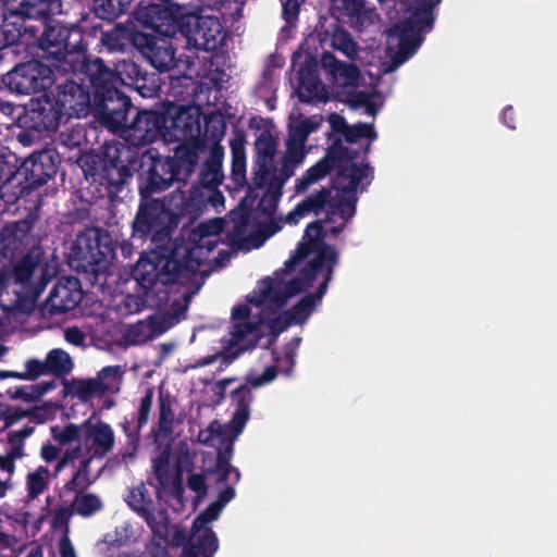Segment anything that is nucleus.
Wrapping results in <instances>:
<instances>
[{
	"instance_id": "nucleus-1",
	"label": "nucleus",
	"mask_w": 557,
	"mask_h": 557,
	"mask_svg": "<svg viewBox=\"0 0 557 557\" xmlns=\"http://www.w3.org/2000/svg\"><path fill=\"white\" fill-rule=\"evenodd\" d=\"M206 209V200L198 187L186 194L181 187L162 199L141 198L132 224L133 236L145 239L150 235H169L180 223H194Z\"/></svg>"
},
{
	"instance_id": "nucleus-2",
	"label": "nucleus",
	"mask_w": 557,
	"mask_h": 557,
	"mask_svg": "<svg viewBox=\"0 0 557 557\" xmlns=\"http://www.w3.org/2000/svg\"><path fill=\"white\" fill-rule=\"evenodd\" d=\"M72 67L69 74L83 75V81L88 82L94 111L101 124L108 129L123 126L133 103L119 87L115 67L100 57L87 55V52H83Z\"/></svg>"
},
{
	"instance_id": "nucleus-3",
	"label": "nucleus",
	"mask_w": 557,
	"mask_h": 557,
	"mask_svg": "<svg viewBox=\"0 0 557 557\" xmlns=\"http://www.w3.org/2000/svg\"><path fill=\"white\" fill-rule=\"evenodd\" d=\"M199 162L193 145H178L173 156H162L156 149L137 153L136 173L139 197L160 194L174 183L186 185Z\"/></svg>"
},
{
	"instance_id": "nucleus-4",
	"label": "nucleus",
	"mask_w": 557,
	"mask_h": 557,
	"mask_svg": "<svg viewBox=\"0 0 557 557\" xmlns=\"http://www.w3.org/2000/svg\"><path fill=\"white\" fill-rule=\"evenodd\" d=\"M44 29L37 38V46L54 70L69 74L74 62L87 52L83 28L78 24L63 25L59 22L42 23Z\"/></svg>"
},
{
	"instance_id": "nucleus-5",
	"label": "nucleus",
	"mask_w": 557,
	"mask_h": 557,
	"mask_svg": "<svg viewBox=\"0 0 557 557\" xmlns=\"http://www.w3.org/2000/svg\"><path fill=\"white\" fill-rule=\"evenodd\" d=\"M132 275L146 296L158 283L168 288L178 285L185 288L184 298L193 296L187 294L189 282L183 273L182 263L174 256L170 243L152 251L149 257H140L132 271Z\"/></svg>"
},
{
	"instance_id": "nucleus-6",
	"label": "nucleus",
	"mask_w": 557,
	"mask_h": 557,
	"mask_svg": "<svg viewBox=\"0 0 557 557\" xmlns=\"http://www.w3.org/2000/svg\"><path fill=\"white\" fill-rule=\"evenodd\" d=\"M114 256L115 246L110 233L91 226L76 235L70 249L69 262L75 271L97 277L107 271Z\"/></svg>"
},
{
	"instance_id": "nucleus-7",
	"label": "nucleus",
	"mask_w": 557,
	"mask_h": 557,
	"mask_svg": "<svg viewBox=\"0 0 557 557\" xmlns=\"http://www.w3.org/2000/svg\"><path fill=\"white\" fill-rule=\"evenodd\" d=\"M442 0H413L410 15L394 25L392 32L398 37V48L392 61L399 66L410 59L430 33L435 23V9Z\"/></svg>"
},
{
	"instance_id": "nucleus-8",
	"label": "nucleus",
	"mask_w": 557,
	"mask_h": 557,
	"mask_svg": "<svg viewBox=\"0 0 557 557\" xmlns=\"http://www.w3.org/2000/svg\"><path fill=\"white\" fill-rule=\"evenodd\" d=\"M136 159L137 152L123 143H106L102 146L98 177L111 201L121 199L120 195L136 172Z\"/></svg>"
},
{
	"instance_id": "nucleus-9",
	"label": "nucleus",
	"mask_w": 557,
	"mask_h": 557,
	"mask_svg": "<svg viewBox=\"0 0 557 557\" xmlns=\"http://www.w3.org/2000/svg\"><path fill=\"white\" fill-rule=\"evenodd\" d=\"M188 18H185L182 30L187 44L197 50L213 52L212 65L219 63V59L228 58L227 53H219L226 41L227 33L216 16L202 15L200 9L189 7Z\"/></svg>"
},
{
	"instance_id": "nucleus-10",
	"label": "nucleus",
	"mask_w": 557,
	"mask_h": 557,
	"mask_svg": "<svg viewBox=\"0 0 557 557\" xmlns=\"http://www.w3.org/2000/svg\"><path fill=\"white\" fill-rule=\"evenodd\" d=\"M189 5L173 3L172 0L160 2L140 1L134 10V18L146 28L164 37H174L182 30Z\"/></svg>"
},
{
	"instance_id": "nucleus-11",
	"label": "nucleus",
	"mask_w": 557,
	"mask_h": 557,
	"mask_svg": "<svg viewBox=\"0 0 557 557\" xmlns=\"http://www.w3.org/2000/svg\"><path fill=\"white\" fill-rule=\"evenodd\" d=\"M173 253L182 263L183 273L189 282L188 295H195L203 284L200 267L219 244L218 237H202L190 234V243L184 240H170Z\"/></svg>"
},
{
	"instance_id": "nucleus-12",
	"label": "nucleus",
	"mask_w": 557,
	"mask_h": 557,
	"mask_svg": "<svg viewBox=\"0 0 557 557\" xmlns=\"http://www.w3.org/2000/svg\"><path fill=\"white\" fill-rule=\"evenodd\" d=\"M59 163V154L52 149L35 151L26 159L20 160L21 184L17 191H13L10 198L18 200L47 184L57 174Z\"/></svg>"
},
{
	"instance_id": "nucleus-13",
	"label": "nucleus",
	"mask_w": 557,
	"mask_h": 557,
	"mask_svg": "<svg viewBox=\"0 0 557 557\" xmlns=\"http://www.w3.org/2000/svg\"><path fill=\"white\" fill-rule=\"evenodd\" d=\"M166 114L163 139L168 143L193 145L198 152L200 147V109L195 106H171Z\"/></svg>"
},
{
	"instance_id": "nucleus-14",
	"label": "nucleus",
	"mask_w": 557,
	"mask_h": 557,
	"mask_svg": "<svg viewBox=\"0 0 557 557\" xmlns=\"http://www.w3.org/2000/svg\"><path fill=\"white\" fill-rule=\"evenodd\" d=\"M2 83L18 95L46 91L53 84V70L51 65L32 60L15 65L2 76Z\"/></svg>"
},
{
	"instance_id": "nucleus-15",
	"label": "nucleus",
	"mask_w": 557,
	"mask_h": 557,
	"mask_svg": "<svg viewBox=\"0 0 557 557\" xmlns=\"http://www.w3.org/2000/svg\"><path fill=\"white\" fill-rule=\"evenodd\" d=\"M358 152L343 146L341 138H336L327 148L325 157L334 169H336V180L338 189L342 193L357 191L360 182L368 176L370 165L358 166L355 162Z\"/></svg>"
},
{
	"instance_id": "nucleus-16",
	"label": "nucleus",
	"mask_w": 557,
	"mask_h": 557,
	"mask_svg": "<svg viewBox=\"0 0 557 557\" xmlns=\"http://www.w3.org/2000/svg\"><path fill=\"white\" fill-rule=\"evenodd\" d=\"M131 111H136L133 120L128 123L127 114L124 125L117 129H111L112 132H123L133 146H146L154 143L160 137L163 138L166 125L164 111L138 110L134 106L128 113Z\"/></svg>"
},
{
	"instance_id": "nucleus-17",
	"label": "nucleus",
	"mask_w": 557,
	"mask_h": 557,
	"mask_svg": "<svg viewBox=\"0 0 557 557\" xmlns=\"http://www.w3.org/2000/svg\"><path fill=\"white\" fill-rule=\"evenodd\" d=\"M259 324L268 325L271 334L277 335L286 331L292 324H295V322L286 310L272 318L260 315L258 322L246 321L235 323L228 342L231 347H238V351L235 354V357L240 352L251 350L257 347L261 338Z\"/></svg>"
},
{
	"instance_id": "nucleus-18",
	"label": "nucleus",
	"mask_w": 557,
	"mask_h": 557,
	"mask_svg": "<svg viewBox=\"0 0 557 557\" xmlns=\"http://www.w3.org/2000/svg\"><path fill=\"white\" fill-rule=\"evenodd\" d=\"M307 289L306 283H304L298 276L289 280L281 286V283L275 282L271 277H265L258 283L256 289L247 295V301L257 307L262 308L264 305L273 307L272 312L275 313L282 309L288 298L294 297Z\"/></svg>"
},
{
	"instance_id": "nucleus-19",
	"label": "nucleus",
	"mask_w": 557,
	"mask_h": 557,
	"mask_svg": "<svg viewBox=\"0 0 557 557\" xmlns=\"http://www.w3.org/2000/svg\"><path fill=\"white\" fill-rule=\"evenodd\" d=\"M120 89L132 87L144 98L158 97L161 91V78L157 73H149L132 58H124L114 63Z\"/></svg>"
},
{
	"instance_id": "nucleus-20",
	"label": "nucleus",
	"mask_w": 557,
	"mask_h": 557,
	"mask_svg": "<svg viewBox=\"0 0 557 557\" xmlns=\"http://www.w3.org/2000/svg\"><path fill=\"white\" fill-rule=\"evenodd\" d=\"M277 149L276 138L270 131H262L255 141V159L252 163L251 183L248 185L246 198L255 200L256 190L265 187L267 181L274 170V157Z\"/></svg>"
},
{
	"instance_id": "nucleus-21",
	"label": "nucleus",
	"mask_w": 557,
	"mask_h": 557,
	"mask_svg": "<svg viewBox=\"0 0 557 557\" xmlns=\"http://www.w3.org/2000/svg\"><path fill=\"white\" fill-rule=\"evenodd\" d=\"M49 91L62 109L65 122L71 117H85L94 109L90 91L74 81L66 79Z\"/></svg>"
},
{
	"instance_id": "nucleus-22",
	"label": "nucleus",
	"mask_w": 557,
	"mask_h": 557,
	"mask_svg": "<svg viewBox=\"0 0 557 557\" xmlns=\"http://www.w3.org/2000/svg\"><path fill=\"white\" fill-rule=\"evenodd\" d=\"M172 37L141 33L134 36V48L159 72H168L176 65Z\"/></svg>"
},
{
	"instance_id": "nucleus-23",
	"label": "nucleus",
	"mask_w": 557,
	"mask_h": 557,
	"mask_svg": "<svg viewBox=\"0 0 557 557\" xmlns=\"http://www.w3.org/2000/svg\"><path fill=\"white\" fill-rule=\"evenodd\" d=\"M65 116L49 89L32 99L25 115V123L36 132L57 131Z\"/></svg>"
},
{
	"instance_id": "nucleus-24",
	"label": "nucleus",
	"mask_w": 557,
	"mask_h": 557,
	"mask_svg": "<svg viewBox=\"0 0 557 557\" xmlns=\"http://www.w3.org/2000/svg\"><path fill=\"white\" fill-rule=\"evenodd\" d=\"M153 388L148 387L140 398L136 417L133 420L124 418V420L121 422V428L127 438L125 447L120 453L121 458L124 461L127 458H134L138 451L140 444V432L143 428L148 423L153 404Z\"/></svg>"
},
{
	"instance_id": "nucleus-25",
	"label": "nucleus",
	"mask_w": 557,
	"mask_h": 557,
	"mask_svg": "<svg viewBox=\"0 0 557 557\" xmlns=\"http://www.w3.org/2000/svg\"><path fill=\"white\" fill-rule=\"evenodd\" d=\"M34 221L22 219L5 223L0 233V244L4 257L15 258V253L26 252L29 247L41 246L33 235Z\"/></svg>"
},
{
	"instance_id": "nucleus-26",
	"label": "nucleus",
	"mask_w": 557,
	"mask_h": 557,
	"mask_svg": "<svg viewBox=\"0 0 557 557\" xmlns=\"http://www.w3.org/2000/svg\"><path fill=\"white\" fill-rule=\"evenodd\" d=\"M45 251L41 246H33L26 252L15 253V258H10L12 270L10 277L14 283L23 287L32 285V278L37 269L44 273L46 267L42 265Z\"/></svg>"
},
{
	"instance_id": "nucleus-27",
	"label": "nucleus",
	"mask_w": 557,
	"mask_h": 557,
	"mask_svg": "<svg viewBox=\"0 0 557 557\" xmlns=\"http://www.w3.org/2000/svg\"><path fill=\"white\" fill-rule=\"evenodd\" d=\"M8 8L14 15L45 23L62 13L63 0H10Z\"/></svg>"
},
{
	"instance_id": "nucleus-28",
	"label": "nucleus",
	"mask_w": 557,
	"mask_h": 557,
	"mask_svg": "<svg viewBox=\"0 0 557 557\" xmlns=\"http://www.w3.org/2000/svg\"><path fill=\"white\" fill-rule=\"evenodd\" d=\"M20 158L8 147H0V194L7 202H15L17 198H10L17 191L21 184Z\"/></svg>"
},
{
	"instance_id": "nucleus-29",
	"label": "nucleus",
	"mask_w": 557,
	"mask_h": 557,
	"mask_svg": "<svg viewBox=\"0 0 557 557\" xmlns=\"http://www.w3.org/2000/svg\"><path fill=\"white\" fill-rule=\"evenodd\" d=\"M218 549L219 539L213 530L196 531L190 528L182 557H213Z\"/></svg>"
},
{
	"instance_id": "nucleus-30",
	"label": "nucleus",
	"mask_w": 557,
	"mask_h": 557,
	"mask_svg": "<svg viewBox=\"0 0 557 557\" xmlns=\"http://www.w3.org/2000/svg\"><path fill=\"white\" fill-rule=\"evenodd\" d=\"M332 197V190L326 187H322L320 190L307 196L296 207L289 211L285 218V222L293 225L297 224L299 220L310 213L319 215L330 205Z\"/></svg>"
},
{
	"instance_id": "nucleus-31",
	"label": "nucleus",
	"mask_w": 557,
	"mask_h": 557,
	"mask_svg": "<svg viewBox=\"0 0 557 557\" xmlns=\"http://www.w3.org/2000/svg\"><path fill=\"white\" fill-rule=\"evenodd\" d=\"M338 251L331 245H324L318 255L301 269L298 277L306 283L307 288L311 287L318 274L327 269L335 268L338 263Z\"/></svg>"
},
{
	"instance_id": "nucleus-32",
	"label": "nucleus",
	"mask_w": 557,
	"mask_h": 557,
	"mask_svg": "<svg viewBox=\"0 0 557 557\" xmlns=\"http://www.w3.org/2000/svg\"><path fill=\"white\" fill-rule=\"evenodd\" d=\"M233 450V440H228L225 445L218 450L215 465L210 468L207 473L215 475L218 483H224L225 485L232 484V486L235 487L240 480V472L231 463Z\"/></svg>"
},
{
	"instance_id": "nucleus-33",
	"label": "nucleus",
	"mask_w": 557,
	"mask_h": 557,
	"mask_svg": "<svg viewBox=\"0 0 557 557\" xmlns=\"http://www.w3.org/2000/svg\"><path fill=\"white\" fill-rule=\"evenodd\" d=\"M235 487L232 484L219 492L216 500L212 502L203 511H201L193 521L191 528L196 531L213 530L208 524L218 520L223 508L235 497Z\"/></svg>"
},
{
	"instance_id": "nucleus-34",
	"label": "nucleus",
	"mask_w": 557,
	"mask_h": 557,
	"mask_svg": "<svg viewBox=\"0 0 557 557\" xmlns=\"http://www.w3.org/2000/svg\"><path fill=\"white\" fill-rule=\"evenodd\" d=\"M171 451L165 447L158 456L152 459L153 474L161 488L168 490L173 487L177 495L183 494L184 487L182 484L181 472L173 475L170 467Z\"/></svg>"
},
{
	"instance_id": "nucleus-35",
	"label": "nucleus",
	"mask_w": 557,
	"mask_h": 557,
	"mask_svg": "<svg viewBox=\"0 0 557 557\" xmlns=\"http://www.w3.org/2000/svg\"><path fill=\"white\" fill-rule=\"evenodd\" d=\"M79 301L81 295L78 292L59 284L51 289L45 302V309L52 315L66 313L73 310Z\"/></svg>"
},
{
	"instance_id": "nucleus-36",
	"label": "nucleus",
	"mask_w": 557,
	"mask_h": 557,
	"mask_svg": "<svg viewBox=\"0 0 557 557\" xmlns=\"http://www.w3.org/2000/svg\"><path fill=\"white\" fill-rule=\"evenodd\" d=\"M175 411L173 409V398L169 393L159 392L158 395V423L157 429L151 430L154 441L160 437L166 438L174 432Z\"/></svg>"
},
{
	"instance_id": "nucleus-37",
	"label": "nucleus",
	"mask_w": 557,
	"mask_h": 557,
	"mask_svg": "<svg viewBox=\"0 0 557 557\" xmlns=\"http://www.w3.org/2000/svg\"><path fill=\"white\" fill-rule=\"evenodd\" d=\"M246 136L244 131L236 129L230 141L232 151V178L243 186L246 183Z\"/></svg>"
},
{
	"instance_id": "nucleus-38",
	"label": "nucleus",
	"mask_w": 557,
	"mask_h": 557,
	"mask_svg": "<svg viewBox=\"0 0 557 557\" xmlns=\"http://www.w3.org/2000/svg\"><path fill=\"white\" fill-rule=\"evenodd\" d=\"M141 33L135 26L117 24L111 30L102 33L101 44L109 51H123L127 44L134 47L135 34Z\"/></svg>"
},
{
	"instance_id": "nucleus-39",
	"label": "nucleus",
	"mask_w": 557,
	"mask_h": 557,
	"mask_svg": "<svg viewBox=\"0 0 557 557\" xmlns=\"http://www.w3.org/2000/svg\"><path fill=\"white\" fill-rule=\"evenodd\" d=\"M322 89L321 81L318 73L310 67L300 69L299 71V100L304 103H312L321 100L320 91Z\"/></svg>"
},
{
	"instance_id": "nucleus-40",
	"label": "nucleus",
	"mask_w": 557,
	"mask_h": 557,
	"mask_svg": "<svg viewBox=\"0 0 557 557\" xmlns=\"http://www.w3.org/2000/svg\"><path fill=\"white\" fill-rule=\"evenodd\" d=\"M127 505L137 512L146 522L152 520L153 500L144 483L129 490L126 497Z\"/></svg>"
},
{
	"instance_id": "nucleus-41",
	"label": "nucleus",
	"mask_w": 557,
	"mask_h": 557,
	"mask_svg": "<svg viewBox=\"0 0 557 557\" xmlns=\"http://www.w3.org/2000/svg\"><path fill=\"white\" fill-rule=\"evenodd\" d=\"M87 435L88 437L92 438L95 446L94 456L103 457L112 450L115 443V437L113 430L108 423L103 421L97 422L89 429Z\"/></svg>"
},
{
	"instance_id": "nucleus-42",
	"label": "nucleus",
	"mask_w": 557,
	"mask_h": 557,
	"mask_svg": "<svg viewBox=\"0 0 557 557\" xmlns=\"http://www.w3.org/2000/svg\"><path fill=\"white\" fill-rule=\"evenodd\" d=\"M91 460L92 457L81 460L78 468L63 486L65 492L75 493L76 495L83 493L95 483V479L90 476Z\"/></svg>"
},
{
	"instance_id": "nucleus-43",
	"label": "nucleus",
	"mask_w": 557,
	"mask_h": 557,
	"mask_svg": "<svg viewBox=\"0 0 557 557\" xmlns=\"http://www.w3.org/2000/svg\"><path fill=\"white\" fill-rule=\"evenodd\" d=\"M223 172H222V160L218 157H211L207 160L199 173V187L213 190L219 187V185L223 181Z\"/></svg>"
},
{
	"instance_id": "nucleus-44",
	"label": "nucleus",
	"mask_w": 557,
	"mask_h": 557,
	"mask_svg": "<svg viewBox=\"0 0 557 557\" xmlns=\"http://www.w3.org/2000/svg\"><path fill=\"white\" fill-rule=\"evenodd\" d=\"M197 92V86L193 76L187 74L170 75L168 94L174 97L176 101H185L194 97Z\"/></svg>"
},
{
	"instance_id": "nucleus-45",
	"label": "nucleus",
	"mask_w": 557,
	"mask_h": 557,
	"mask_svg": "<svg viewBox=\"0 0 557 557\" xmlns=\"http://www.w3.org/2000/svg\"><path fill=\"white\" fill-rule=\"evenodd\" d=\"M45 361L48 373L55 376H65L73 369V362L70 355L61 348L51 349L47 354Z\"/></svg>"
},
{
	"instance_id": "nucleus-46",
	"label": "nucleus",
	"mask_w": 557,
	"mask_h": 557,
	"mask_svg": "<svg viewBox=\"0 0 557 557\" xmlns=\"http://www.w3.org/2000/svg\"><path fill=\"white\" fill-rule=\"evenodd\" d=\"M335 170L329 159H320L315 164L310 166L301 177L296 182V189L299 193L307 190V188L315 182L322 180L327 174Z\"/></svg>"
},
{
	"instance_id": "nucleus-47",
	"label": "nucleus",
	"mask_w": 557,
	"mask_h": 557,
	"mask_svg": "<svg viewBox=\"0 0 557 557\" xmlns=\"http://www.w3.org/2000/svg\"><path fill=\"white\" fill-rule=\"evenodd\" d=\"M71 507L74 512L82 517H91L96 512L100 511L103 507L100 497L94 493H79L76 494Z\"/></svg>"
},
{
	"instance_id": "nucleus-48",
	"label": "nucleus",
	"mask_w": 557,
	"mask_h": 557,
	"mask_svg": "<svg viewBox=\"0 0 557 557\" xmlns=\"http://www.w3.org/2000/svg\"><path fill=\"white\" fill-rule=\"evenodd\" d=\"M133 0H95V12L102 20L112 21L127 11Z\"/></svg>"
},
{
	"instance_id": "nucleus-49",
	"label": "nucleus",
	"mask_w": 557,
	"mask_h": 557,
	"mask_svg": "<svg viewBox=\"0 0 557 557\" xmlns=\"http://www.w3.org/2000/svg\"><path fill=\"white\" fill-rule=\"evenodd\" d=\"M110 391L107 382L97 381V379L79 380L75 382L74 395L82 401H87L92 396H102Z\"/></svg>"
},
{
	"instance_id": "nucleus-50",
	"label": "nucleus",
	"mask_w": 557,
	"mask_h": 557,
	"mask_svg": "<svg viewBox=\"0 0 557 557\" xmlns=\"http://www.w3.org/2000/svg\"><path fill=\"white\" fill-rule=\"evenodd\" d=\"M49 470L40 466L34 472L28 473L26 479L27 496L30 499L37 498L47 487Z\"/></svg>"
},
{
	"instance_id": "nucleus-51",
	"label": "nucleus",
	"mask_w": 557,
	"mask_h": 557,
	"mask_svg": "<svg viewBox=\"0 0 557 557\" xmlns=\"http://www.w3.org/2000/svg\"><path fill=\"white\" fill-rule=\"evenodd\" d=\"M265 186V193L261 197L258 207L263 213L272 215L275 212L278 201L283 195V187L280 186V183L274 184L270 181H267Z\"/></svg>"
},
{
	"instance_id": "nucleus-52",
	"label": "nucleus",
	"mask_w": 557,
	"mask_h": 557,
	"mask_svg": "<svg viewBox=\"0 0 557 557\" xmlns=\"http://www.w3.org/2000/svg\"><path fill=\"white\" fill-rule=\"evenodd\" d=\"M321 125L320 121L312 117H306L289 126L288 139L306 144L310 134L315 132Z\"/></svg>"
},
{
	"instance_id": "nucleus-53",
	"label": "nucleus",
	"mask_w": 557,
	"mask_h": 557,
	"mask_svg": "<svg viewBox=\"0 0 557 557\" xmlns=\"http://www.w3.org/2000/svg\"><path fill=\"white\" fill-rule=\"evenodd\" d=\"M125 339L129 345H140L153 338V332L150 323L139 321L131 325L126 333Z\"/></svg>"
},
{
	"instance_id": "nucleus-54",
	"label": "nucleus",
	"mask_w": 557,
	"mask_h": 557,
	"mask_svg": "<svg viewBox=\"0 0 557 557\" xmlns=\"http://www.w3.org/2000/svg\"><path fill=\"white\" fill-rule=\"evenodd\" d=\"M315 308L313 296L305 295L288 311L295 324H304Z\"/></svg>"
},
{
	"instance_id": "nucleus-55",
	"label": "nucleus",
	"mask_w": 557,
	"mask_h": 557,
	"mask_svg": "<svg viewBox=\"0 0 557 557\" xmlns=\"http://www.w3.org/2000/svg\"><path fill=\"white\" fill-rule=\"evenodd\" d=\"M89 425V421L84 422L83 426ZM82 425L69 423L64 428L58 425L51 428L52 437L61 445L71 444L81 438Z\"/></svg>"
},
{
	"instance_id": "nucleus-56",
	"label": "nucleus",
	"mask_w": 557,
	"mask_h": 557,
	"mask_svg": "<svg viewBox=\"0 0 557 557\" xmlns=\"http://www.w3.org/2000/svg\"><path fill=\"white\" fill-rule=\"evenodd\" d=\"M344 137L346 141L350 144H355L362 138H367L371 143L377 138V134L374 129L373 124L360 122L354 125H348Z\"/></svg>"
},
{
	"instance_id": "nucleus-57",
	"label": "nucleus",
	"mask_w": 557,
	"mask_h": 557,
	"mask_svg": "<svg viewBox=\"0 0 557 557\" xmlns=\"http://www.w3.org/2000/svg\"><path fill=\"white\" fill-rule=\"evenodd\" d=\"M344 196L334 198V208L345 223H347L356 214L357 197L356 191L343 193Z\"/></svg>"
},
{
	"instance_id": "nucleus-58",
	"label": "nucleus",
	"mask_w": 557,
	"mask_h": 557,
	"mask_svg": "<svg viewBox=\"0 0 557 557\" xmlns=\"http://www.w3.org/2000/svg\"><path fill=\"white\" fill-rule=\"evenodd\" d=\"M350 102L355 108H364L366 112L372 116H374L380 110V107L374 101V92L366 90L355 91L351 95Z\"/></svg>"
},
{
	"instance_id": "nucleus-59",
	"label": "nucleus",
	"mask_w": 557,
	"mask_h": 557,
	"mask_svg": "<svg viewBox=\"0 0 557 557\" xmlns=\"http://www.w3.org/2000/svg\"><path fill=\"white\" fill-rule=\"evenodd\" d=\"M21 36L22 32L14 23H9L3 17L0 20V50L17 44Z\"/></svg>"
},
{
	"instance_id": "nucleus-60",
	"label": "nucleus",
	"mask_w": 557,
	"mask_h": 557,
	"mask_svg": "<svg viewBox=\"0 0 557 557\" xmlns=\"http://www.w3.org/2000/svg\"><path fill=\"white\" fill-rule=\"evenodd\" d=\"M334 78L343 79L345 85H355L360 77V70L354 63L341 62L332 73Z\"/></svg>"
},
{
	"instance_id": "nucleus-61",
	"label": "nucleus",
	"mask_w": 557,
	"mask_h": 557,
	"mask_svg": "<svg viewBox=\"0 0 557 557\" xmlns=\"http://www.w3.org/2000/svg\"><path fill=\"white\" fill-rule=\"evenodd\" d=\"M332 46L349 58L356 53V42L346 30H337L333 34Z\"/></svg>"
},
{
	"instance_id": "nucleus-62",
	"label": "nucleus",
	"mask_w": 557,
	"mask_h": 557,
	"mask_svg": "<svg viewBox=\"0 0 557 557\" xmlns=\"http://www.w3.org/2000/svg\"><path fill=\"white\" fill-rule=\"evenodd\" d=\"M223 230L224 221L220 218H215L200 223L191 234L201 235L202 237H219Z\"/></svg>"
},
{
	"instance_id": "nucleus-63",
	"label": "nucleus",
	"mask_w": 557,
	"mask_h": 557,
	"mask_svg": "<svg viewBox=\"0 0 557 557\" xmlns=\"http://www.w3.org/2000/svg\"><path fill=\"white\" fill-rule=\"evenodd\" d=\"M299 164H294L292 161H287L285 158L282 160V164L280 170L277 171L276 166L274 165V170L271 172L268 181L278 184L281 187H284L286 181L294 175L295 169Z\"/></svg>"
},
{
	"instance_id": "nucleus-64",
	"label": "nucleus",
	"mask_w": 557,
	"mask_h": 557,
	"mask_svg": "<svg viewBox=\"0 0 557 557\" xmlns=\"http://www.w3.org/2000/svg\"><path fill=\"white\" fill-rule=\"evenodd\" d=\"M319 250H320L319 247H317L315 245H313L312 243H310L308 240L299 243L295 250V256H292L285 262V268L287 270L292 271L294 269V267L296 265V263H298L300 260L306 259L311 252H315V255H318Z\"/></svg>"
}]
</instances>
